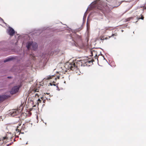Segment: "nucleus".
Returning a JSON list of instances; mask_svg holds the SVG:
<instances>
[{"mask_svg":"<svg viewBox=\"0 0 146 146\" xmlns=\"http://www.w3.org/2000/svg\"><path fill=\"white\" fill-rule=\"evenodd\" d=\"M50 86H52V83H50Z\"/></svg>","mask_w":146,"mask_h":146,"instance_id":"412c9836","label":"nucleus"},{"mask_svg":"<svg viewBox=\"0 0 146 146\" xmlns=\"http://www.w3.org/2000/svg\"><path fill=\"white\" fill-rule=\"evenodd\" d=\"M106 30H108V27H106Z\"/></svg>","mask_w":146,"mask_h":146,"instance_id":"393cba45","label":"nucleus"},{"mask_svg":"<svg viewBox=\"0 0 146 146\" xmlns=\"http://www.w3.org/2000/svg\"><path fill=\"white\" fill-rule=\"evenodd\" d=\"M19 87L17 86H15L13 87L10 91V93L11 94H13L18 92L19 90Z\"/></svg>","mask_w":146,"mask_h":146,"instance_id":"7ed1b4c3","label":"nucleus"},{"mask_svg":"<svg viewBox=\"0 0 146 146\" xmlns=\"http://www.w3.org/2000/svg\"><path fill=\"white\" fill-rule=\"evenodd\" d=\"M132 19V18L131 17L128 18L127 19V21H129L130 20Z\"/></svg>","mask_w":146,"mask_h":146,"instance_id":"6ab92c4d","label":"nucleus"},{"mask_svg":"<svg viewBox=\"0 0 146 146\" xmlns=\"http://www.w3.org/2000/svg\"><path fill=\"white\" fill-rule=\"evenodd\" d=\"M27 142L26 143V144H27Z\"/></svg>","mask_w":146,"mask_h":146,"instance_id":"e433bc0d","label":"nucleus"},{"mask_svg":"<svg viewBox=\"0 0 146 146\" xmlns=\"http://www.w3.org/2000/svg\"><path fill=\"white\" fill-rule=\"evenodd\" d=\"M90 51L91 53V54L90 55V56H92L94 55V57L97 56V53L96 51L95 50L92 49L90 50Z\"/></svg>","mask_w":146,"mask_h":146,"instance_id":"423d86ee","label":"nucleus"},{"mask_svg":"<svg viewBox=\"0 0 146 146\" xmlns=\"http://www.w3.org/2000/svg\"><path fill=\"white\" fill-rule=\"evenodd\" d=\"M15 136H16V137H19V136H16V135Z\"/></svg>","mask_w":146,"mask_h":146,"instance_id":"bb28decb","label":"nucleus"},{"mask_svg":"<svg viewBox=\"0 0 146 146\" xmlns=\"http://www.w3.org/2000/svg\"><path fill=\"white\" fill-rule=\"evenodd\" d=\"M7 78H11V76H8V77H7Z\"/></svg>","mask_w":146,"mask_h":146,"instance_id":"aec40b11","label":"nucleus"},{"mask_svg":"<svg viewBox=\"0 0 146 146\" xmlns=\"http://www.w3.org/2000/svg\"><path fill=\"white\" fill-rule=\"evenodd\" d=\"M33 41H28L26 44V46L28 50H29L31 46L32 45Z\"/></svg>","mask_w":146,"mask_h":146,"instance_id":"6e6552de","label":"nucleus"},{"mask_svg":"<svg viewBox=\"0 0 146 146\" xmlns=\"http://www.w3.org/2000/svg\"><path fill=\"white\" fill-rule=\"evenodd\" d=\"M56 87L58 88V86H57Z\"/></svg>","mask_w":146,"mask_h":146,"instance_id":"c9c22d12","label":"nucleus"},{"mask_svg":"<svg viewBox=\"0 0 146 146\" xmlns=\"http://www.w3.org/2000/svg\"><path fill=\"white\" fill-rule=\"evenodd\" d=\"M114 38L115 39H116V37H114Z\"/></svg>","mask_w":146,"mask_h":146,"instance_id":"2f4dec72","label":"nucleus"},{"mask_svg":"<svg viewBox=\"0 0 146 146\" xmlns=\"http://www.w3.org/2000/svg\"><path fill=\"white\" fill-rule=\"evenodd\" d=\"M64 84L66 83V81H64Z\"/></svg>","mask_w":146,"mask_h":146,"instance_id":"c85d7f7f","label":"nucleus"},{"mask_svg":"<svg viewBox=\"0 0 146 146\" xmlns=\"http://www.w3.org/2000/svg\"><path fill=\"white\" fill-rule=\"evenodd\" d=\"M86 12L84 14V17H83V19H86Z\"/></svg>","mask_w":146,"mask_h":146,"instance_id":"f3484780","label":"nucleus"},{"mask_svg":"<svg viewBox=\"0 0 146 146\" xmlns=\"http://www.w3.org/2000/svg\"><path fill=\"white\" fill-rule=\"evenodd\" d=\"M75 64L74 63H72L69 65L68 67L70 69L72 70H73L75 67Z\"/></svg>","mask_w":146,"mask_h":146,"instance_id":"1a4fd4ad","label":"nucleus"},{"mask_svg":"<svg viewBox=\"0 0 146 146\" xmlns=\"http://www.w3.org/2000/svg\"><path fill=\"white\" fill-rule=\"evenodd\" d=\"M103 58H104V60H105L106 61H107L106 60V59L103 56Z\"/></svg>","mask_w":146,"mask_h":146,"instance_id":"5701e85b","label":"nucleus"},{"mask_svg":"<svg viewBox=\"0 0 146 146\" xmlns=\"http://www.w3.org/2000/svg\"><path fill=\"white\" fill-rule=\"evenodd\" d=\"M8 135H9V134L7 135L6 136H5L4 137H3V140L6 139H7L8 138H9V136Z\"/></svg>","mask_w":146,"mask_h":146,"instance_id":"f8f14e48","label":"nucleus"},{"mask_svg":"<svg viewBox=\"0 0 146 146\" xmlns=\"http://www.w3.org/2000/svg\"><path fill=\"white\" fill-rule=\"evenodd\" d=\"M81 63H86L87 62H88V63H90V62H92L93 61H94V60H93V61L92 60H91V61H89L88 60H81Z\"/></svg>","mask_w":146,"mask_h":146,"instance_id":"9b49d317","label":"nucleus"},{"mask_svg":"<svg viewBox=\"0 0 146 146\" xmlns=\"http://www.w3.org/2000/svg\"><path fill=\"white\" fill-rule=\"evenodd\" d=\"M59 76H58V78H59Z\"/></svg>","mask_w":146,"mask_h":146,"instance_id":"72a5a7b5","label":"nucleus"},{"mask_svg":"<svg viewBox=\"0 0 146 146\" xmlns=\"http://www.w3.org/2000/svg\"><path fill=\"white\" fill-rule=\"evenodd\" d=\"M19 113V112L16 109H13L10 110L9 113V115L12 117L15 115H17Z\"/></svg>","mask_w":146,"mask_h":146,"instance_id":"f03ea898","label":"nucleus"},{"mask_svg":"<svg viewBox=\"0 0 146 146\" xmlns=\"http://www.w3.org/2000/svg\"><path fill=\"white\" fill-rule=\"evenodd\" d=\"M0 21H2L3 23H4L5 24H6V23L4 22V21H3V19H2L0 17Z\"/></svg>","mask_w":146,"mask_h":146,"instance_id":"dca6fc26","label":"nucleus"},{"mask_svg":"<svg viewBox=\"0 0 146 146\" xmlns=\"http://www.w3.org/2000/svg\"><path fill=\"white\" fill-rule=\"evenodd\" d=\"M123 30H121V31H122V32H123Z\"/></svg>","mask_w":146,"mask_h":146,"instance_id":"473e14b6","label":"nucleus"},{"mask_svg":"<svg viewBox=\"0 0 146 146\" xmlns=\"http://www.w3.org/2000/svg\"><path fill=\"white\" fill-rule=\"evenodd\" d=\"M15 57H14L12 56H9L5 58V59L3 60V62L5 63L8 62L13 60L15 59Z\"/></svg>","mask_w":146,"mask_h":146,"instance_id":"39448f33","label":"nucleus"},{"mask_svg":"<svg viewBox=\"0 0 146 146\" xmlns=\"http://www.w3.org/2000/svg\"><path fill=\"white\" fill-rule=\"evenodd\" d=\"M10 145V144H8L7 145V146H9Z\"/></svg>","mask_w":146,"mask_h":146,"instance_id":"7c9ffc66","label":"nucleus"},{"mask_svg":"<svg viewBox=\"0 0 146 146\" xmlns=\"http://www.w3.org/2000/svg\"><path fill=\"white\" fill-rule=\"evenodd\" d=\"M53 75L49 76H47V77L46 78V79L47 80H49L50 79H51L52 78V77H53Z\"/></svg>","mask_w":146,"mask_h":146,"instance_id":"ddd939ff","label":"nucleus"},{"mask_svg":"<svg viewBox=\"0 0 146 146\" xmlns=\"http://www.w3.org/2000/svg\"><path fill=\"white\" fill-rule=\"evenodd\" d=\"M100 55V54H99V55H98V56L99 55Z\"/></svg>","mask_w":146,"mask_h":146,"instance_id":"4c0bfd02","label":"nucleus"},{"mask_svg":"<svg viewBox=\"0 0 146 146\" xmlns=\"http://www.w3.org/2000/svg\"><path fill=\"white\" fill-rule=\"evenodd\" d=\"M9 97L7 94L0 95V103L2 102Z\"/></svg>","mask_w":146,"mask_h":146,"instance_id":"20e7f679","label":"nucleus"},{"mask_svg":"<svg viewBox=\"0 0 146 146\" xmlns=\"http://www.w3.org/2000/svg\"><path fill=\"white\" fill-rule=\"evenodd\" d=\"M32 46V49L34 50H36L37 49L38 45L36 42H33Z\"/></svg>","mask_w":146,"mask_h":146,"instance_id":"0eeeda50","label":"nucleus"},{"mask_svg":"<svg viewBox=\"0 0 146 146\" xmlns=\"http://www.w3.org/2000/svg\"><path fill=\"white\" fill-rule=\"evenodd\" d=\"M12 138V137H11L10 139H11Z\"/></svg>","mask_w":146,"mask_h":146,"instance_id":"c756f323","label":"nucleus"},{"mask_svg":"<svg viewBox=\"0 0 146 146\" xmlns=\"http://www.w3.org/2000/svg\"><path fill=\"white\" fill-rule=\"evenodd\" d=\"M97 59H98V57L97 58ZM97 60H98V59H97Z\"/></svg>","mask_w":146,"mask_h":146,"instance_id":"58836bf2","label":"nucleus"},{"mask_svg":"<svg viewBox=\"0 0 146 146\" xmlns=\"http://www.w3.org/2000/svg\"><path fill=\"white\" fill-rule=\"evenodd\" d=\"M52 85H53V86H56V85H55V84H52Z\"/></svg>","mask_w":146,"mask_h":146,"instance_id":"4be33fe9","label":"nucleus"},{"mask_svg":"<svg viewBox=\"0 0 146 146\" xmlns=\"http://www.w3.org/2000/svg\"><path fill=\"white\" fill-rule=\"evenodd\" d=\"M102 1L103 0H95L94 2L96 4L101 5L102 4Z\"/></svg>","mask_w":146,"mask_h":146,"instance_id":"9d476101","label":"nucleus"},{"mask_svg":"<svg viewBox=\"0 0 146 146\" xmlns=\"http://www.w3.org/2000/svg\"><path fill=\"white\" fill-rule=\"evenodd\" d=\"M6 32L7 34L10 36H13L15 33V31L14 29L10 26H9L8 29H7Z\"/></svg>","mask_w":146,"mask_h":146,"instance_id":"f257e3e1","label":"nucleus"},{"mask_svg":"<svg viewBox=\"0 0 146 146\" xmlns=\"http://www.w3.org/2000/svg\"><path fill=\"white\" fill-rule=\"evenodd\" d=\"M70 36V38H72V40H73V39L72 37ZM73 41V43H72V45L73 46H76V45L74 43L75 42L74 41Z\"/></svg>","mask_w":146,"mask_h":146,"instance_id":"2eb2a0df","label":"nucleus"},{"mask_svg":"<svg viewBox=\"0 0 146 146\" xmlns=\"http://www.w3.org/2000/svg\"><path fill=\"white\" fill-rule=\"evenodd\" d=\"M100 54L101 55H102V54H101V52H100Z\"/></svg>","mask_w":146,"mask_h":146,"instance_id":"a878e982","label":"nucleus"},{"mask_svg":"<svg viewBox=\"0 0 146 146\" xmlns=\"http://www.w3.org/2000/svg\"><path fill=\"white\" fill-rule=\"evenodd\" d=\"M116 35L115 34H112L111 36L110 37V38L111 37H112L114 36H116Z\"/></svg>","mask_w":146,"mask_h":146,"instance_id":"a211bd4d","label":"nucleus"},{"mask_svg":"<svg viewBox=\"0 0 146 146\" xmlns=\"http://www.w3.org/2000/svg\"><path fill=\"white\" fill-rule=\"evenodd\" d=\"M38 100L39 101H41V100L39 99H38Z\"/></svg>","mask_w":146,"mask_h":146,"instance_id":"b1692460","label":"nucleus"},{"mask_svg":"<svg viewBox=\"0 0 146 146\" xmlns=\"http://www.w3.org/2000/svg\"><path fill=\"white\" fill-rule=\"evenodd\" d=\"M144 9H146V7L144 8Z\"/></svg>","mask_w":146,"mask_h":146,"instance_id":"cd10ccee","label":"nucleus"},{"mask_svg":"<svg viewBox=\"0 0 146 146\" xmlns=\"http://www.w3.org/2000/svg\"><path fill=\"white\" fill-rule=\"evenodd\" d=\"M14 141H15V139H14Z\"/></svg>","mask_w":146,"mask_h":146,"instance_id":"f704fd0d","label":"nucleus"},{"mask_svg":"<svg viewBox=\"0 0 146 146\" xmlns=\"http://www.w3.org/2000/svg\"><path fill=\"white\" fill-rule=\"evenodd\" d=\"M136 18H137V19L138 20H139L140 19H141L142 20H143V19H144V17L142 15H141V17H140V18H137V17Z\"/></svg>","mask_w":146,"mask_h":146,"instance_id":"4468645a","label":"nucleus"}]
</instances>
